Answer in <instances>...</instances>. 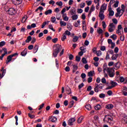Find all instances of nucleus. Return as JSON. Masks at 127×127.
<instances>
[{"mask_svg":"<svg viewBox=\"0 0 127 127\" xmlns=\"http://www.w3.org/2000/svg\"><path fill=\"white\" fill-rule=\"evenodd\" d=\"M106 72H107L110 78H113V77H114L115 70H114V68L108 67L107 66L103 67V72L104 73V77H105L106 78H108V74L106 73Z\"/></svg>","mask_w":127,"mask_h":127,"instance_id":"nucleus-1","label":"nucleus"},{"mask_svg":"<svg viewBox=\"0 0 127 127\" xmlns=\"http://www.w3.org/2000/svg\"><path fill=\"white\" fill-rule=\"evenodd\" d=\"M104 123H108L110 124L111 126H113L115 124V121H114V118L110 115H106L103 119Z\"/></svg>","mask_w":127,"mask_h":127,"instance_id":"nucleus-2","label":"nucleus"},{"mask_svg":"<svg viewBox=\"0 0 127 127\" xmlns=\"http://www.w3.org/2000/svg\"><path fill=\"white\" fill-rule=\"evenodd\" d=\"M55 47H56V48L54 50V52L53 53V55L54 57L56 58V57H57L58 54L59 53V52H60V51L62 49V47L59 44L56 45Z\"/></svg>","mask_w":127,"mask_h":127,"instance_id":"nucleus-3","label":"nucleus"},{"mask_svg":"<svg viewBox=\"0 0 127 127\" xmlns=\"http://www.w3.org/2000/svg\"><path fill=\"white\" fill-rule=\"evenodd\" d=\"M105 87V85L102 83H100L99 84H96L94 88V91L95 93H99V92H101L102 91L103 88Z\"/></svg>","mask_w":127,"mask_h":127,"instance_id":"nucleus-4","label":"nucleus"},{"mask_svg":"<svg viewBox=\"0 0 127 127\" xmlns=\"http://www.w3.org/2000/svg\"><path fill=\"white\" fill-rule=\"evenodd\" d=\"M6 12L9 15L13 16L16 14V10L13 7H10L6 11Z\"/></svg>","mask_w":127,"mask_h":127,"instance_id":"nucleus-5","label":"nucleus"},{"mask_svg":"<svg viewBox=\"0 0 127 127\" xmlns=\"http://www.w3.org/2000/svg\"><path fill=\"white\" fill-rule=\"evenodd\" d=\"M123 32H124V29L123 28L122 25H119L118 26V29L116 31L117 34H118V35H122Z\"/></svg>","mask_w":127,"mask_h":127,"instance_id":"nucleus-6","label":"nucleus"},{"mask_svg":"<svg viewBox=\"0 0 127 127\" xmlns=\"http://www.w3.org/2000/svg\"><path fill=\"white\" fill-rule=\"evenodd\" d=\"M116 29V25L114 24V23H111L108 26V31L110 32H114Z\"/></svg>","mask_w":127,"mask_h":127,"instance_id":"nucleus-7","label":"nucleus"},{"mask_svg":"<svg viewBox=\"0 0 127 127\" xmlns=\"http://www.w3.org/2000/svg\"><path fill=\"white\" fill-rule=\"evenodd\" d=\"M104 11H100L99 16L101 20L105 19V15H104Z\"/></svg>","mask_w":127,"mask_h":127,"instance_id":"nucleus-8","label":"nucleus"},{"mask_svg":"<svg viewBox=\"0 0 127 127\" xmlns=\"http://www.w3.org/2000/svg\"><path fill=\"white\" fill-rule=\"evenodd\" d=\"M76 119L75 118H72L70 119L68 121V124L69 126H73V123L74 122H75Z\"/></svg>","mask_w":127,"mask_h":127,"instance_id":"nucleus-9","label":"nucleus"},{"mask_svg":"<svg viewBox=\"0 0 127 127\" xmlns=\"http://www.w3.org/2000/svg\"><path fill=\"white\" fill-rule=\"evenodd\" d=\"M108 11H109V16H114L115 12H114V10H112V7H108Z\"/></svg>","mask_w":127,"mask_h":127,"instance_id":"nucleus-10","label":"nucleus"},{"mask_svg":"<svg viewBox=\"0 0 127 127\" xmlns=\"http://www.w3.org/2000/svg\"><path fill=\"white\" fill-rule=\"evenodd\" d=\"M95 6L94 5H92L88 13V16H91V14H92V13L93 12V11H95Z\"/></svg>","mask_w":127,"mask_h":127,"instance_id":"nucleus-11","label":"nucleus"},{"mask_svg":"<svg viewBox=\"0 0 127 127\" xmlns=\"http://www.w3.org/2000/svg\"><path fill=\"white\" fill-rule=\"evenodd\" d=\"M106 109H107V110H112V109H113L114 105L112 104H107L105 106Z\"/></svg>","mask_w":127,"mask_h":127,"instance_id":"nucleus-12","label":"nucleus"},{"mask_svg":"<svg viewBox=\"0 0 127 127\" xmlns=\"http://www.w3.org/2000/svg\"><path fill=\"white\" fill-rule=\"evenodd\" d=\"M107 9V4H103L101 5V8H100V11H104V10H106Z\"/></svg>","mask_w":127,"mask_h":127,"instance_id":"nucleus-13","label":"nucleus"},{"mask_svg":"<svg viewBox=\"0 0 127 127\" xmlns=\"http://www.w3.org/2000/svg\"><path fill=\"white\" fill-rule=\"evenodd\" d=\"M11 60H12V58L10 55L8 56L7 57V60H6V64H8V63H9L11 61Z\"/></svg>","mask_w":127,"mask_h":127,"instance_id":"nucleus-14","label":"nucleus"},{"mask_svg":"<svg viewBox=\"0 0 127 127\" xmlns=\"http://www.w3.org/2000/svg\"><path fill=\"white\" fill-rule=\"evenodd\" d=\"M49 121V122H52V123H55L57 121V118L55 117H50Z\"/></svg>","mask_w":127,"mask_h":127,"instance_id":"nucleus-15","label":"nucleus"},{"mask_svg":"<svg viewBox=\"0 0 127 127\" xmlns=\"http://www.w3.org/2000/svg\"><path fill=\"white\" fill-rule=\"evenodd\" d=\"M114 67L116 70H118V69H120V68L121 67V63L117 62L114 65Z\"/></svg>","mask_w":127,"mask_h":127,"instance_id":"nucleus-16","label":"nucleus"},{"mask_svg":"<svg viewBox=\"0 0 127 127\" xmlns=\"http://www.w3.org/2000/svg\"><path fill=\"white\" fill-rule=\"evenodd\" d=\"M63 17L64 21H68V20H69V17L67 16V14H64Z\"/></svg>","mask_w":127,"mask_h":127,"instance_id":"nucleus-17","label":"nucleus"},{"mask_svg":"<svg viewBox=\"0 0 127 127\" xmlns=\"http://www.w3.org/2000/svg\"><path fill=\"white\" fill-rule=\"evenodd\" d=\"M22 3V0H15V5H19Z\"/></svg>","mask_w":127,"mask_h":127,"instance_id":"nucleus-18","label":"nucleus"},{"mask_svg":"<svg viewBox=\"0 0 127 127\" xmlns=\"http://www.w3.org/2000/svg\"><path fill=\"white\" fill-rule=\"evenodd\" d=\"M27 54V49H25L23 52L21 53V56H26Z\"/></svg>","mask_w":127,"mask_h":127,"instance_id":"nucleus-19","label":"nucleus"},{"mask_svg":"<svg viewBox=\"0 0 127 127\" xmlns=\"http://www.w3.org/2000/svg\"><path fill=\"white\" fill-rule=\"evenodd\" d=\"M39 48V46L38 45H36L33 49V53L35 54L37 51H38V49Z\"/></svg>","mask_w":127,"mask_h":127,"instance_id":"nucleus-20","label":"nucleus"},{"mask_svg":"<svg viewBox=\"0 0 127 127\" xmlns=\"http://www.w3.org/2000/svg\"><path fill=\"white\" fill-rule=\"evenodd\" d=\"M119 57V54H114L113 55L112 57H111L112 60H117V59Z\"/></svg>","mask_w":127,"mask_h":127,"instance_id":"nucleus-21","label":"nucleus"},{"mask_svg":"<svg viewBox=\"0 0 127 127\" xmlns=\"http://www.w3.org/2000/svg\"><path fill=\"white\" fill-rule=\"evenodd\" d=\"M80 50H81V52L82 53H86L87 50L86 49V48H84V47H80L79 48Z\"/></svg>","mask_w":127,"mask_h":127,"instance_id":"nucleus-22","label":"nucleus"},{"mask_svg":"<svg viewBox=\"0 0 127 127\" xmlns=\"http://www.w3.org/2000/svg\"><path fill=\"white\" fill-rule=\"evenodd\" d=\"M71 15H72L71 18L72 20H77V19H78V15L74 14Z\"/></svg>","mask_w":127,"mask_h":127,"instance_id":"nucleus-23","label":"nucleus"},{"mask_svg":"<svg viewBox=\"0 0 127 127\" xmlns=\"http://www.w3.org/2000/svg\"><path fill=\"white\" fill-rule=\"evenodd\" d=\"M85 108L88 111H91V110H92V106L90 104H86L85 105Z\"/></svg>","mask_w":127,"mask_h":127,"instance_id":"nucleus-24","label":"nucleus"},{"mask_svg":"<svg viewBox=\"0 0 127 127\" xmlns=\"http://www.w3.org/2000/svg\"><path fill=\"white\" fill-rule=\"evenodd\" d=\"M121 83H125V78L123 76H118Z\"/></svg>","mask_w":127,"mask_h":127,"instance_id":"nucleus-25","label":"nucleus"},{"mask_svg":"<svg viewBox=\"0 0 127 127\" xmlns=\"http://www.w3.org/2000/svg\"><path fill=\"white\" fill-rule=\"evenodd\" d=\"M52 13V9H49L47 10L45 12V14L46 15H48V14H51Z\"/></svg>","mask_w":127,"mask_h":127,"instance_id":"nucleus-26","label":"nucleus"},{"mask_svg":"<svg viewBox=\"0 0 127 127\" xmlns=\"http://www.w3.org/2000/svg\"><path fill=\"white\" fill-rule=\"evenodd\" d=\"M94 74H95V71L94 70H91L88 72V76H89V77H92Z\"/></svg>","mask_w":127,"mask_h":127,"instance_id":"nucleus-27","label":"nucleus"},{"mask_svg":"<svg viewBox=\"0 0 127 127\" xmlns=\"http://www.w3.org/2000/svg\"><path fill=\"white\" fill-rule=\"evenodd\" d=\"M78 40H79V37L77 36H75L73 38L72 42H74V43H76V42H77V41H78Z\"/></svg>","mask_w":127,"mask_h":127,"instance_id":"nucleus-28","label":"nucleus"},{"mask_svg":"<svg viewBox=\"0 0 127 127\" xmlns=\"http://www.w3.org/2000/svg\"><path fill=\"white\" fill-rule=\"evenodd\" d=\"M65 91H66L67 94H68V95H70V94H72V91H71V88H70L69 87H68L67 88H66Z\"/></svg>","mask_w":127,"mask_h":127,"instance_id":"nucleus-29","label":"nucleus"},{"mask_svg":"<svg viewBox=\"0 0 127 127\" xmlns=\"http://www.w3.org/2000/svg\"><path fill=\"white\" fill-rule=\"evenodd\" d=\"M32 39V38H31V36H29L27 38V39L26 40V43H29L30 41H31V40Z\"/></svg>","mask_w":127,"mask_h":127,"instance_id":"nucleus-30","label":"nucleus"},{"mask_svg":"<svg viewBox=\"0 0 127 127\" xmlns=\"http://www.w3.org/2000/svg\"><path fill=\"white\" fill-rule=\"evenodd\" d=\"M97 33L98 34H103V29H101V28H98L97 30Z\"/></svg>","mask_w":127,"mask_h":127,"instance_id":"nucleus-31","label":"nucleus"},{"mask_svg":"<svg viewBox=\"0 0 127 127\" xmlns=\"http://www.w3.org/2000/svg\"><path fill=\"white\" fill-rule=\"evenodd\" d=\"M67 28L69 31H71V30H72V25L71 24V23L67 24Z\"/></svg>","mask_w":127,"mask_h":127,"instance_id":"nucleus-32","label":"nucleus"},{"mask_svg":"<svg viewBox=\"0 0 127 127\" xmlns=\"http://www.w3.org/2000/svg\"><path fill=\"white\" fill-rule=\"evenodd\" d=\"M111 84L113 88H114V87H116V86L118 85V83H117L116 82H114L113 81H111Z\"/></svg>","mask_w":127,"mask_h":127,"instance_id":"nucleus-33","label":"nucleus"},{"mask_svg":"<svg viewBox=\"0 0 127 127\" xmlns=\"http://www.w3.org/2000/svg\"><path fill=\"white\" fill-rule=\"evenodd\" d=\"M75 13H76V10H75L74 8H73L70 10L71 15H73L74 14H75Z\"/></svg>","mask_w":127,"mask_h":127,"instance_id":"nucleus-34","label":"nucleus"},{"mask_svg":"<svg viewBox=\"0 0 127 127\" xmlns=\"http://www.w3.org/2000/svg\"><path fill=\"white\" fill-rule=\"evenodd\" d=\"M94 108L95 110L96 111H99V110H101L102 107L99 104H97Z\"/></svg>","mask_w":127,"mask_h":127,"instance_id":"nucleus-35","label":"nucleus"},{"mask_svg":"<svg viewBox=\"0 0 127 127\" xmlns=\"http://www.w3.org/2000/svg\"><path fill=\"white\" fill-rule=\"evenodd\" d=\"M83 120H84V117H83L82 116L79 117L77 120L78 124H81V123H82V121H83Z\"/></svg>","mask_w":127,"mask_h":127,"instance_id":"nucleus-36","label":"nucleus"},{"mask_svg":"<svg viewBox=\"0 0 127 127\" xmlns=\"http://www.w3.org/2000/svg\"><path fill=\"white\" fill-rule=\"evenodd\" d=\"M110 38H112L113 40H116L117 38V35L116 34H113L110 36Z\"/></svg>","mask_w":127,"mask_h":127,"instance_id":"nucleus-37","label":"nucleus"},{"mask_svg":"<svg viewBox=\"0 0 127 127\" xmlns=\"http://www.w3.org/2000/svg\"><path fill=\"white\" fill-rule=\"evenodd\" d=\"M73 69L72 72L73 73H75V72H76V71L78 70V66L76 65H73Z\"/></svg>","mask_w":127,"mask_h":127,"instance_id":"nucleus-38","label":"nucleus"},{"mask_svg":"<svg viewBox=\"0 0 127 127\" xmlns=\"http://www.w3.org/2000/svg\"><path fill=\"white\" fill-rule=\"evenodd\" d=\"M60 24L61 26H66V25H67V23L63 21L60 22Z\"/></svg>","mask_w":127,"mask_h":127,"instance_id":"nucleus-39","label":"nucleus"},{"mask_svg":"<svg viewBox=\"0 0 127 127\" xmlns=\"http://www.w3.org/2000/svg\"><path fill=\"white\" fill-rule=\"evenodd\" d=\"M64 34L65 35V36L68 35V36H69V35H71V32H70V31L68 30H66Z\"/></svg>","mask_w":127,"mask_h":127,"instance_id":"nucleus-40","label":"nucleus"},{"mask_svg":"<svg viewBox=\"0 0 127 127\" xmlns=\"http://www.w3.org/2000/svg\"><path fill=\"white\" fill-rule=\"evenodd\" d=\"M1 71L2 72V75H3V76H4L6 73V69H4V67H2V69L1 70Z\"/></svg>","mask_w":127,"mask_h":127,"instance_id":"nucleus-41","label":"nucleus"},{"mask_svg":"<svg viewBox=\"0 0 127 127\" xmlns=\"http://www.w3.org/2000/svg\"><path fill=\"white\" fill-rule=\"evenodd\" d=\"M106 97V94L104 93H101L99 94V98L101 99H104V98Z\"/></svg>","mask_w":127,"mask_h":127,"instance_id":"nucleus-42","label":"nucleus"},{"mask_svg":"<svg viewBox=\"0 0 127 127\" xmlns=\"http://www.w3.org/2000/svg\"><path fill=\"white\" fill-rule=\"evenodd\" d=\"M119 0H116L115 1V3H114L113 6H114V7H118V6H119Z\"/></svg>","mask_w":127,"mask_h":127,"instance_id":"nucleus-43","label":"nucleus"},{"mask_svg":"<svg viewBox=\"0 0 127 127\" xmlns=\"http://www.w3.org/2000/svg\"><path fill=\"white\" fill-rule=\"evenodd\" d=\"M123 122L124 123V124H127V116L123 117Z\"/></svg>","mask_w":127,"mask_h":127,"instance_id":"nucleus-44","label":"nucleus"},{"mask_svg":"<svg viewBox=\"0 0 127 127\" xmlns=\"http://www.w3.org/2000/svg\"><path fill=\"white\" fill-rule=\"evenodd\" d=\"M51 20L53 23H54L56 21V18L55 16L51 17Z\"/></svg>","mask_w":127,"mask_h":127,"instance_id":"nucleus-45","label":"nucleus"},{"mask_svg":"<svg viewBox=\"0 0 127 127\" xmlns=\"http://www.w3.org/2000/svg\"><path fill=\"white\" fill-rule=\"evenodd\" d=\"M114 2H115V0H111L109 4L108 7H110H110H112V4H113Z\"/></svg>","mask_w":127,"mask_h":127,"instance_id":"nucleus-46","label":"nucleus"},{"mask_svg":"<svg viewBox=\"0 0 127 127\" xmlns=\"http://www.w3.org/2000/svg\"><path fill=\"white\" fill-rule=\"evenodd\" d=\"M67 38V37L65 35H64V34H63V35L62 36V40L63 41H64Z\"/></svg>","mask_w":127,"mask_h":127,"instance_id":"nucleus-47","label":"nucleus"},{"mask_svg":"<svg viewBox=\"0 0 127 127\" xmlns=\"http://www.w3.org/2000/svg\"><path fill=\"white\" fill-rule=\"evenodd\" d=\"M56 4L57 5H59V6H62V5H63V2H62V1H60L59 2H57Z\"/></svg>","mask_w":127,"mask_h":127,"instance_id":"nucleus-48","label":"nucleus"},{"mask_svg":"<svg viewBox=\"0 0 127 127\" xmlns=\"http://www.w3.org/2000/svg\"><path fill=\"white\" fill-rule=\"evenodd\" d=\"M82 63H83V64H87V63H88V62H87V60H86V58H83L82 59Z\"/></svg>","mask_w":127,"mask_h":127,"instance_id":"nucleus-49","label":"nucleus"},{"mask_svg":"<svg viewBox=\"0 0 127 127\" xmlns=\"http://www.w3.org/2000/svg\"><path fill=\"white\" fill-rule=\"evenodd\" d=\"M85 5H86V3L85 2H81L80 3V8H84V7H85Z\"/></svg>","mask_w":127,"mask_h":127,"instance_id":"nucleus-50","label":"nucleus"},{"mask_svg":"<svg viewBox=\"0 0 127 127\" xmlns=\"http://www.w3.org/2000/svg\"><path fill=\"white\" fill-rule=\"evenodd\" d=\"M75 60L76 61H77V62H80V61H81V57L79 56H76L75 58Z\"/></svg>","mask_w":127,"mask_h":127,"instance_id":"nucleus-51","label":"nucleus"},{"mask_svg":"<svg viewBox=\"0 0 127 127\" xmlns=\"http://www.w3.org/2000/svg\"><path fill=\"white\" fill-rule=\"evenodd\" d=\"M123 13H122L121 14V13L117 12V13L115 14V16L116 17H119V16L121 17L122 15H123Z\"/></svg>","mask_w":127,"mask_h":127,"instance_id":"nucleus-52","label":"nucleus"},{"mask_svg":"<svg viewBox=\"0 0 127 127\" xmlns=\"http://www.w3.org/2000/svg\"><path fill=\"white\" fill-rule=\"evenodd\" d=\"M96 55H97V56L98 57L101 56L102 55V52L101 51H98L96 52Z\"/></svg>","mask_w":127,"mask_h":127,"instance_id":"nucleus-53","label":"nucleus"},{"mask_svg":"<svg viewBox=\"0 0 127 127\" xmlns=\"http://www.w3.org/2000/svg\"><path fill=\"white\" fill-rule=\"evenodd\" d=\"M49 28L51 29V30H52L53 31H55V30H54V28H53V26L52 24L49 25Z\"/></svg>","mask_w":127,"mask_h":127,"instance_id":"nucleus-54","label":"nucleus"},{"mask_svg":"<svg viewBox=\"0 0 127 127\" xmlns=\"http://www.w3.org/2000/svg\"><path fill=\"white\" fill-rule=\"evenodd\" d=\"M112 21L114 24H118V20L116 18H114L112 19Z\"/></svg>","mask_w":127,"mask_h":127,"instance_id":"nucleus-55","label":"nucleus"},{"mask_svg":"<svg viewBox=\"0 0 127 127\" xmlns=\"http://www.w3.org/2000/svg\"><path fill=\"white\" fill-rule=\"evenodd\" d=\"M101 82L103 84H106V83H107V80H106V78H105V77H103L101 79Z\"/></svg>","mask_w":127,"mask_h":127,"instance_id":"nucleus-56","label":"nucleus"},{"mask_svg":"<svg viewBox=\"0 0 127 127\" xmlns=\"http://www.w3.org/2000/svg\"><path fill=\"white\" fill-rule=\"evenodd\" d=\"M28 115L30 119H34V118H35V116L31 115L30 113H28Z\"/></svg>","mask_w":127,"mask_h":127,"instance_id":"nucleus-57","label":"nucleus"},{"mask_svg":"<svg viewBox=\"0 0 127 127\" xmlns=\"http://www.w3.org/2000/svg\"><path fill=\"white\" fill-rule=\"evenodd\" d=\"M102 26H103L104 29H105V28H106V27H107V25L106 24L105 21L102 22Z\"/></svg>","mask_w":127,"mask_h":127,"instance_id":"nucleus-58","label":"nucleus"},{"mask_svg":"<svg viewBox=\"0 0 127 127\" xmlns=\"http://www.w3.org/2000/svg\"><path fill=\"white\" fill-rule=\"evenodd\" d=\"M84 87V83H82L81 84H79L78 85V89L80 90V89H82Z\"/></svg>","mask_w":127,"mask_h":127,"instance_id":"nucleus-59","label":"nucleus"},{"mask_svg":"<svg viewBox=\"0 0 127 127\" xmlns=\"http://www.w3.org/2000/svg\"><path fill=\"white\" fill-rule=\"evenodd\" d=\"M107 95H108V96H112V95H113V91H112V90H109L107 92Z\"/></svg>","mask_w":127,"mask_h":127,"instance_id":"nucleus-60","label":"nucleus"},{"mask_svg":"<svg viewBox=\"0 0 127 127\" xmlns=\"http://www.w3.org/2000/svg\"><path fill=\"white\" fill-rule=\"evenodd\" d=\"M121 10L122 11V13H124V11H125V5L122 4L121 5Z\"/></svg>","mask_w":127,"mask_h":127,"instance_id":"nucleus-61","label":"nucleus"},{"mask_svg":"<svg viewBox=\"0 0 127 127\" xmlns=\"http://www.w3.org/2000/svg\"><path fill=\"white\" fill-rule=\"evenodd\" d=\"M93 81V78L92 77H90L87 79V81L88 83H91Z\"/></svg>","mask_w":127,"mask_h":127,"instance_id":"nucleus-62","label":"nucleus"},{"mask_svg":"<svg viewBox=\"0 0 127 127\" xmlns=\"http://www.w3.org/2000/svg\"><path fill=\"white\" fill-rule=\"evenodd\" d=\"M86 2L87 5H88V6L91 5V4H92V0H89V1L86 0Z\"/></svg>","mask_w":127,"mask_h":127,"instance_id":"nucleus-63","label":"nucleus"},{"mask_svg":"<svg viewBox=\"0 0 127 127\" xmlns=\"http://www.w3.org/2000/svg\"><path fill=\"white\" fill-rule=\"evenodd\" d=\"M120 40L121 41H125V35H122L120 36Z\"/></svg>","mask_w":127,"mask_h":127,"instance_id":"nucleus-64","label":"nucleus"}]
</instances>
